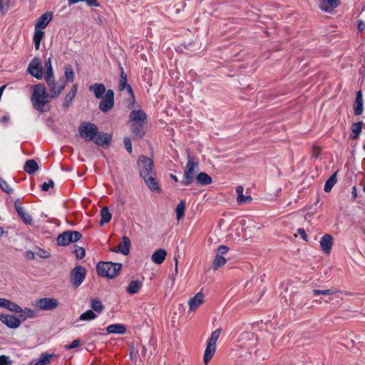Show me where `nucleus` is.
Instances as JSON below:
<instances>
[{"mask_svg": "<svg viewBox=\"0 0 365 365\" xmlns=\"http://www.w3.org/2000/svg\"><path fill=\"white\" fill-rule=\"evenodd\" d=\"M11 0H0V10L2 12H6L9 9Z\"/></svg>", "mask_w": 365, "mask_h": 365, "instance_id": "obj_51", "label": "nucleus"}, {"mask_svg": "<svg viewBox=\"0 0 365 365\" xmlns=\"http://www.w3.org/2000/svg\"><path fill=\"white\" fill-rule=\"evenodd\" d=\"M358 29L361 31L365 29V24L362 21H359Z\"/></svg>", "mask_w": 365, "mask_h": 365, "instance_id": "obj_61", "label": "nucleus"}, {"mask_svg": "<svg viewBox=\"0 0 365 365\" xmlns=\"http://www.w3.org/2000/svg\"><path fill=\"white\" fill-rule=\"evenodd\" d=\"M76 93H77V86L73 85L71 90L66 94V96L64 98L63 106L65 108H68L70 106L73 99L75 98Z\"/></svg>", "mask_w": 365, "mask_h": 365, "instance_id": "obj_31", "label": "nucleus"}, {"mask_svg": "<svg viewBox=\"0 0 365 365\" xmlns=\"http://www.w3.org/2000/svg\"><path fill=\"white\" fill-rule=\"evenodd\" d=\"M54 186V182L53 180H49L48 182H43L41 185L42 191H48L49 188L53 187Z\"/></svg>", "mask_w": 365, "mask_h": 365, "instance_id": "obj_55", "label": "nucleus"}, {"mask_svg": "<svg viewBox=\"0 0 365 365\" xmlns=\"http://www.w3.org/2000/svg\"><path fill=\"white\" fill-rule=\"evenodd\" d=\"M34 304L41 310H53L58 307L59 302L55 298L45 297L38 299Z\"/></svg>", "mask_w": 365, "mask_h": 365, "instance_id": "obj_8", "label": "nucleus"}, {"mask_svg": "<svg viewBox=\"0 0 365 365\" xmlns=\"http://www.w3.org/2000/svg\"><path fill=\"white\" fill-rule=\"evenodd\" d=\"M86 4L90 6H98V4L96 0H86Z\"/></svg>", "mask_w": 365, "mask_h": 365, "instance_id": "obj_59", "label": "nucleus"}, {"mask_svg": "<svg viewBox=\"0 0 365 365\" xmlns=\"http://www.w3.org/2000/svg\"><path fill=\"white\" fill-rule=\"evenodd\" d=\"M122 242L118 245L115 251L124 255H128L129 254L130 247V239L127 236H123L122 237Z\"/></svg>", "mask_w": 365, "mask_h": 365, "instance_id": "obj_21", "label": "nucleus"}, {"mask_svg": "<svg viewBox=\"0 0 365 365\" xmlns=\"http://www.w3.org/2000/svg\"><path fill=\"white\" fill-rule=\"evenodd\" d=\"M148 188L157 192H160V187L158 183V181L155 175H150L143 178Z\"/></svg>", "mask_w": 365, "mask_h": 365, "instance_id": "obj_17", "label": "nucleus"}, {"mask_svg": "<svg viewBox=\"0 0 365 365\" xmlns=\"http://www.w3.org/2000/svg\"><path fill=\"white\" fill-rule=\"evenodd\" d=\"M33 93L31 98V103L36 110L44 111L45 106L49 101V94L42 83H38L32 86Z\"/></svg>", "mask_w": 365, "mask_h": 365, "instance_id": "obj_1", "label": "nucleus"}, {"mask_svg": "<svg viewBox=\"0 0 365 365\" xmlns=\"http://www.w3.org/2000/svg\"><path fill=\"white\" fill-rule=\"evenodd\" d=\"M91 308L94 312L101 313L103 309V306L101 301L93 299L91 301Z\"/></svg>", "mask_w": 365, "mask_h": 365, "instance_id": "obj_46", "label": "nucleus"}, {"mask_svg": "<svg viewBox=\"0 0 365 365\" xmlns=\"http://www.w3.org/2000/svg\"><path fill=\"white\" fill-rule=\"evenodd\" d=\"M204 302V294L202 292H198L195 296L191 298L189 302V309L190 311H195Z\"/></svg>", "mask_w": 365, "mask_h": 365, "instance_id": "obj_16", "label": "nucleus"}, {"mask_svg": "<svg viewBox=\"0 0 365 365\" xmlns=\"http://www.w3.org/2000/svg\"><path fill=\"white\" fill-rule=\"evenodd\" d=\"M199 168L198 163L194 161L190 154L187 155V163L183 173L182 184L185 186L190 185L195 180V174Z\"/></svg>", "mask_w": 365, "mask_h": 365, "instance_id": "obj_3", "label": "nucleus"}, {"mask_svg": "<svg viewBox=\"0 0 365 365\" xmlns=\"http://www.w3.org/2000/svg\"><path fill=\"white\" fill-rule=\"evenodd\" d=\"M137 166L142 178L150 175H155V173L153 160L147 156H140Z\"/></svg>", "mask_w": 365, "mask_h": 365, "instance_id": "obj_4", "label": "nucleus"}, {"mask_svg": "<svg viewBox=\"0 0 365 365\" xmlns=\"http://www.w3.org/2000/svg\"><path fill=\"white\" fill-rule=\"evenodd\" d=\"M46 81L50 91L49 96L51 98H57L66 85V81L63 78L58 81H56L54 78L47 79Z\"/></svg>", "mask_w": 365, "mask_h": 365, "instance_id": "obj_5", "label": "nucleus"}, {"mask_svg": "<svg viewBox=\"0 0 365 365\" xmlns=\"http://www.w3.org/2000/svg\"><path fill=\"white\" fill-rule=\"evenodd\" d=\"M351 197H352L353 200H355L356 198V197H357V190H356V187L355 186H354L352 187Z\"/></svg>", "mask_w": 365, "mask_h": 365, "instance_id": "obj_60", "label": "nucleus"}, {"mask_svg": "<svg viewBox=\"0 0 365 365\" xmlns=\"http://www.w3.org/2000/svg\"><path fill=\"white\" fill-rule=\"evenodd\" d=\"M112 215L109 212L107 207H104L101 211V221L100 225L102 226L105 223H108L110 221Z\"/></svg>", "mask_w": 365, "mask_h": 365, "instance_id": "obj_37", "label": "nucleus"}, {"mask_svg": "<svg viewBox=\"0 0 365 365\" xmlns=\"http://www.w3.org/2000/svg\"><path fill=\"white\" fill-rule=\"evenodd\" d=\"M12 312L19 314L18 317L19 319H21V323L29 319L36 318L38 315L37 312L34 309L27 307L23 309L16 303Z\"/></svg>", "mask_w": 365, "mask_h": 365, "instance_id": "obj_9", "label": "nucleus"}, {"mask_svg": "<svg viewBox=\"0 0 365 365\" xmlns=\"http://www.w3.org/2000/svg\"><path fill=\"white\" fill-rule=\"evenodd\" d=\"M220 334L221 330L220 329H217L212 331L207 344L216 347L217 341L220 336Z\"/></svg>", "mask_w": 365, "mask_h": 365, "instance_id": "obj_41", "label": "nucleus"}, {"mask_svg": "<svg viewBox=\"0 0 365 365\" xmlns=\"http://www.w3.org/2000/svg\"><path fill=\"white\" fill-rule=\"evenodd\" d=\"M121 267L122 264L120 263L107 262L98 263L96 269L99 276L113 279L117 276Z\"/></svg>", "mask_w": 365, "mask_h": 365, "instance_id": "obj_2", "label": "nucleus"}, {"mask_svg": "<svg viewBox=\"0 0 365 365\" xmlns=\"http://www.w3.org/2000/svg\"><path fill=\"white\" fill-rule=\"evenodd\" d=\"M80 344H81V340L80 339H76V340L73 341L71 344L65 345L64 348L66 350H69V349H74V348H76V347L79 346Z\"/></svg>", "mask_w": 365, "mask_h": 365, "instance_id": "obj_53", "label": "nucleus"}, {"mask_svg": "<svg viewBox=\"0 0 365 365\" xmlns=\"http://www.w3.org/2000/svg\"><path fill=\"white\" fill-rule=\"evenodd\" d=\"M106 331L109 334H123L126 331V327L122 324H113L106 327Z\"/></svg>", "mask_w": 365, "mask_h": 365, "instance_id": "obj_26", "label": "nucleus"}, {"mask_svg": "<svg viewBox=\"0 0 365 365\" xmlns=\"http://www.w3.org/2000/svg\"><path fill=\"white\" fill-rule=\"evenodd\" d=\"M11 361L9 356L5 355L0 356V365H11Z\"/></svg>", "mask_w": 365, "mask_h": 365, "instance_id": "obj_57", "label": "nucleus"}, {"mask_svg": "<svg viewBox=\"0 0 365 365\" xmlns=\"http://www.w3.org/2000/svg\"><path fill=\"white\" fill-rule=\"evenodd\" d=\"M27 256L29 259H34L35 258V257L36 256V252H27Z\"/></svg>", "mask_w": 365, "mask_h": 365, "instance_id": "obj_62", "label": "nucleus"}, {"mask_svg": "<svg viewBox=\"0 0 365 365\" xmlns=\"http://www.w3.org/2000/svg\"><path fill=\"white\" fill-rule=\"evenodd\" d=\"M145 124L130 123L131 132L135 138L140 139L145 134Z\"/></svg>", "mask_w": 365, "mask_h": 365, "instance_id": "obj_27", "label": "nucleus"}, {"mask_svg": "<svg viewBox=\"0 0 365 365\" xmlns=\"http://www.w3.org/2000/svg\"><path fill=\"white\" fill-rule=\"evenodd\" d=\"M75 253L77 259H81L85 257L86 252L83 247H77L75 250Z\"/></svg>", "mask_w": 365, "mask_h": 365, "instance_id": "obj_52", "label": "nucleus"}, {"mask_svg": "<svg viewBox=\"0 0 365 365\" xmlns=\"http://www.w3.org/2000/svg\"><path fill=\"white\" fill-rule=\"evenodd\" d=\"M124 145L126 150L130 153L132 152V144L129 138L126 137L124 138Z\"/></svg>", "mask_w": 365, "mask_h": 365, "instance_id": "obj_56", "label": "nucleus"}, {"mask_svg": "<svg viewBox=\"0 0 365 365\" xmlns=\"http://www.w3.org/2000/svg\"><path fill=\"white\" fill-rule=\"evenodd\" d=\"M166 255L167 252L165 250L158 249L153 252L151 257V259L154 263L160 264L164 262Z\"/></svg>", "mask_w": 365, "mask_h": 365, "instance_id": "obj_24", "label": "nucleus"}, {"mask_svg": "<svg viewBox=\"0 0 365 365\" xmlns=\"http://www.w3.org/2000/svg\"><path fill=\"white\" fill-rule=\"evenodd\" d=\"M102 100L99 103V109L102 112H107L110 110L114 106V93L113 91L109 89L106 91L104 97L101 98Z\"/></svg>", "mask_w": 365, "mask_h": 365, "instance_id": "obj_10", "label": "nucleus"}, {"mask_svg": "<svg viewBox=\"0 0 365 365\" xmlns=\"http://www.w3.org/2000/svg\"><path fill=\"white\" fill-rule=\"evenodd\" d=\"M147 115L143 110H133L129 115L130 123L146 124Z\"/></svg>", "mask_w": 365, "mask_h": 365, "instance_id": "obj_14", "label": "nucleus"}, {"mask_svg": "<svg viewBox=\"0 0 365 365\" xmlns=\"http://www.w3.org/2000/svg\"><path fill=\"white\" fill-rule=\"evenodd\" d=\"M363 111V98L362 93L359 91L356 93V97L354 103V114L360 115Z\"/></svg>", "mask_w": 365, "mask_h": 365, "instance_id": "obj_29", "label": "nucleus"}, {"mask_svg": "<svg viewBox=\"0 0 365 365\" xmlns=\"http://www.w3.org/2000/svg\"><path fill=\"white\" fill-rule=\"evenodd\" d=\"M229 251L228 247L225 245H220L218 247L216 254L219 255L223 256L224 255L227 254Z\"/></svg>", "mask_w": 365, "mask_h": 365, "instance_id": "obj_54", "label": "nucleus"}, {"mask_svg": "<svg viewBox=\"0 0 365 365\" xmlns=\"http://www.w3.org/2000/svg\"><path fill=\"white\" fill-rule=\"evenodd\" d=\"M0 188L5 192L10 194L13 190L11 187L3 178H0Z\"/></svg>", "mask_w": 365, "mask_h": 365, "instance_id": "obj_48", "label": "nucleus"}, {"mask_svg": "<svg viewBox=\"0 0 365 365\" xmlns=\"http://www.w3.org/2000/svg\"><path fill=\"white\" fill-rule=\"evenodd\" d=\"M71 277L73 286L77 288L86 277V269L81 266L76 267L71 272Z\"/></svg>", "mask_w": 365, "mask_h": 365, "instance_id": "obj_11", "label": "nucleus"}, {"mask_svg": "<svg viewBox=\"0 0 365 365\" xmlns=\"http://www.w3.org/2000/svg\"><path fill=\"white\" fill-rule=\"evenodd\" d=\"M362 130V123L357 122L352 124L351 133L350 135L351 139H356Z\"/></svg>", "mask_w": 365, "mask_h": 365, "instance_id": "obj_36", "label": "nucleus"}, {"mask_svg": "<svg viewBox=\"0 0 365 365\" xmlns=\"http://www.w3.org/2000/svg\"><path fill=\"white\" fill-rule=\"evenodd\" d=\"M52 19V14L46 12L42 14L37 20L35 27L38 29H45Z\"/></svg>", "mask_w": 365, "mask_h": 365, "instance_id": "obj_20", "label": "nucleus"}, {"mask_svg": "<svg viewBox=\"0 0 365 365\" xmlns=\"http://www.w3.org/2000/svg\"><path fill=\"white\" fill-rule=\"evenodd\" d=\"M333 237L329 234L324 235L320 240V246L325 254H329L332 249Z\"/></svg>", "mask_w": 365, "mask_h": 365, "instance_id": "obj_15", "label": "nucleus"}, {"mask_svg": "<svg viewBox=\"0 0 365 365\" xmlns=\"http://www.w3.org/2000/svg\"><path fill=\"white\" fill-rule=\"evenodd\" d=\"M336 172L334 173L326 182L324 190L326 192H329L331 190L334 185L336 183Z\"/></svg>", "mask_w": 365, "mask_h": 365, "instance_id": "obj_39", "label": "nucleus"}, {"mask_svg": "<svg viewBox=\"0 0 365 365\" xmlns=\"http://www.w3.org/2000/svg\"><path fill=\"white\" fill-rule=\"evenodd\" d=\"M16 211L24 223L29 225L32 222L31 216L28 214L22 207L16 206Z\"/></svg>", "mask_w": 365, "mask_h": 365, "instance_id": "obj_35", "label": "nucleus"}, {"mask_svg": "<svg viewBox=\"0 0 365 365\" xmlns=\"http://www.w3.org/2000/svg\"><path fill=\"white\" fill-rule=\"evenodd\" d=\"M143 282L140 280H132L129 282L126 287V292L129 294L138 293L142 288Z\"/></svg>", "mask_w": 365, "mask_h": 365, "instance_id": "obj_22", "label": "nucleus"}, {"mask_svg": "<svg viewBox=\"0 0 365 365\" xmlns=\"http://www.w3.org/2000/svg\"><path fill=\"white\" fill-rule=\"evenodd\" d=\"M16 303L7 299L6 298H1L0 297V307L5 308L8 309L10 312H13V309L15 307Z\"/></svg>", "mask_w": 365, "mask_h": 365, "instance_id": "obj_40", "label": "nucleus"}, {"mask_svg": "<svg viewBox=\"0 0 365 365\" xmlns=\"http://www.w3.org/2000/svg\"><path fill=\"white\" fill-rule=\"evenodd\" d=\"M65 78L66 81L72 82L74 79V72L70 66L65 67Z\"/></svg>", "mask_w": 365, "mask_h": 365, "instance_id": "obj_47", "label": "nucleus"}, {"mask_svg": "<svg viewBox=\"0 0 365 365\" xmlns=\"http://www.w3.org/2000/svg\"><path fill=\"white\" fill-rule=\"evenodd\" d=\"M216 351V347L213 346H210L209 344H207L206 349L205 350L204 356H203V361L205 364H207L212 356H214V354Z\"/></svg>", "mask_w": 365, "mask_h": 365, "instance_id": "obj_33", "label": "nucleus"}, {"mask_svg": "<svg viewBox=\"0 0 365 365\" xmlns=\"http://www.w3.org/2000/svg\"><path fill=\"white\" fill-rule=\"evenodd\" d=\"M24 169L27 173L34 174L38 169V165L34 160H29L26 162Z\"/></svg>", "mask_w": 365, "mask_h": 365, "instance_id": "obj_34", "label": "nucleus"}, {"mask_svg": "<svg viewBox=\"0 0 365 365\" xmlns=\"http://www.w3.org/2000/svg\"><path fill=\"white\" fill-rule=\"evenodd\" d=\"M338 6L337 0H321L319 7L322 10L329 11Z\"/></svg>", "mask_w": 365, "mask_h": 365, "instance_id": "obj_30", "label": "nucleus"}, {"mask_svg": "<svg viewBox=\"0 0 365 365\" xmlns=\"http://www.w3.org/2000/svg\"><path fill=\"white\" fill-rule=\"evenodd\" d=\"M175 274L178 273V260L176 257H175Z\"/></svg>", "mask_w": 365, "mask_h": 365, "instance_id": "obj_63", "label": "nucleus"}, {"mask_svg": "<svg viewBox=\"0 0 365 365\" xmlns=\"http://www.w3.org/2000/svg\"><path fill=\"white\" fill-rule=\"evenodd\" d=\"M88 90L93 93L95 97L98 99L102 98L103 94L106 95V89L103 83H94L88 87Z\"/></svg>", "mask_w": 365, "mask_h": 365, "instance_id": "obj_18", "label": "nucleus"}, {"mask_svg": "<svg viewBox=\"0 0 365 365\" xmlns=\"http://www.w3.org/2000/svg\"><path fill=\"white\" fill-rule=\"evenodd\" d=\"M171 178L175 180V182H178V178H177V176L174 175H171Z\"/></svg>", "mask_w": 365, "mask_h": 365, "instance_id": "obj_64", "label": "nucleus"}, {"mask_svg": "<svg viewBox=\"0 0 365 365\" xmlns=\"http://www.w3.org/2000/svg\"><path fill=\"white\" fill-rule=\"evenodd\" d=\"M0 322L10 329H17L21 325V319L12 314H0Z\"/></svg>", "mask_w": 365, "mask_h": 365, "instance_id": "obj_13", "label": "nucleus"}, {"mask_svg": "<svg viewBox=\"0 0 365 365\" xmlns=\"http://www.w3.org/2000/svg\"><path fill=\"white\" fill-rule=\"evenodd\" d=\"M78 130L82 138L87 140H93L97 134L98 128L93 123L83 122L80 125Z\"/></svg>", "mask_w": 365, "mask_h": 365, "instance_id": "obj_7", "label": "nucleus"}, {"mask_svg": "<svg viewBox=\"0 0 365 365\" xmlns=\"http://www.w3.org/2000/svg\"><path fill=\"white\" fill-rule=\"evenodd\" d=\"M97 317V314L91 309L87 310L79 317L81 321H91Z\"/></svg>", "mask_w": 365, "mask_h": 365, "instance_id": "obj_43", "label": "nucleus"}, {"mask_svg": "<svg viewBox=\"0 0 365 365\" xmlns=\"http://www.w3.org/2000/svg\"><path fill=\"white\" fill-rule=\"evenodd\" d=\"M44 36V32L43 31V29H38L35 27V32L34 35V43L35 46V48L36 50L39 49L41 41Z\"/></svg>", "mask_w": 365, "mask_h": 365, "instance_id": "obj_32", "label": "nucleus"}, {"mask_svg": "<svg viewBox=\"0 0 365 365\" xmlns=\"http://www.w3.org/2000/svg\"><path fill=\"white\" fill-rule=\"evenodd\" d=\"M297 232L304 240H307V235L303 228H299Z\"/></svg>", "mask_w": 365, "mask_h": 365, "instance_id": "obj_58", "label": "nucleus"}, {"mask_svg": "<svg viewBox=\"0 0 365 365\" xmlns=\"http://www.w3.org/2000/svg\"><path fill=\"white\" fill-rule=\"evenodd\" d=\"M226 262L227 260L223 256L216 254L213 260V269L215 270L225 265Z\"/></svg>", "mask_w": 365, "mask_h": 365, "instance_id": "obj_42", "label": "nucleus"}, {"mask_svg": "<svg viewBox=\"0 0 365 365\" xmlns=\"http://www.w3.org/2000/svg\"><path fill=\"white\" fill-rule=\"evenodd\" d=\"M58 355L54 354L43 353L41 355L38 359L34 364V365H47L54 358H57Z\"/></svg>", "mask_w": 365, "mask_h": 365, "instance_id": "obj_28", "label": "nucleus"}, {"mask_svg": "<svg viewBox=\"0 0 365 365\" xmlns=\"http://www.w3.org/2000/svg\"><path fill=\"white\" fill-rule=\"evenodd\" d=\"M197 182L201 185H210L212 183V178L205 173H200L196 177Z\"/></svg>", "mask_w": 365, "mask_h": 365, "instance_id": "obj_38", "label": "nucleus"}, {"mask_svg": "<svg viewBox=\"0 0 365 365\" xmlns=\"http://www.w3.org/2000/svg\"><path fill=\"white\" fill-rule=\"evenodd\" d=\"M81 237V234L78 231H66L59 235L56 239L57 244L60 246H66L70 243L77 242Z\"/></svg>", "mask_w": 365, "mask_h": 365, "instance_id": "obj_6", "label": "nucleus"}, {"mask_svg": "<svg viewBox=\"0 0 365 365\" xmlns=\"http://www.w3.org/2000/svg\"><path fill=\"white\" fill-rule=\"evenodd\" d=\"M127 81H128L127 76H126L125 73H124V71H122L120 76V78H119L118 90L123 91L124 89L126 88L128 93L133 96V93L132 88L129 84L127 83Z\"/></svg>", "mask_w": 365, "mask_h": 365, "instance_id": "obj_23", "label": "nucleus"}, {"mask_svg": "<svg viewBox=\"0 0 365 365\" xmlns=\"http://www.w3.org/2000/svg\"><path fill=\"white\" fill-rule=\"evenodd\" d=\"M28 72L37 79L43 78L42 64L39 58H34L28 66Z\"/></svg>", "mask_w": 365, "mask_h": 365, "instance_id": "obj_12", "label": "nucleus"}, {"mask_svg": "<svg viewBox=\"0 0 365 365\" xmlns=\"http://www.w3.org/2000/svg\"><path fill=\"white\" fill-rule=\"evenodd\" d=\"M185 204L183 200H181L180 202L177 205L175 212H176V217L177 220L179 221L185 214Z\"/></svg>", "mask_w": 365, "mask_h": 365, "instance_id": "obj_45", "label": "nucleus"}, {"mask_svg": "<svg viewBox=\"0 0 365 365\" xmlns=\"http://www.w3.org/2000/svg\"><path fill=\"white\" fill-rule=\"evenodd\" d=\"M244 187L241 185H239L236 187V193H237V202L239 205H242L245 203H250L252 200V197L250 195H243Z\"/></svg>", "mask_w": 365, "mask_h": 365, "instance_id": "obj_19", "label": "nucleus"}, {"mask_svg": "<svg viewBox=\"0 0 365 365\" xmlns=\"http://www.w3.org/2000/svg\"><path fill=\"white\" fill-rule=\"evenodd\" d=\"M45 66H46V68L45 79L47 80V79H49V78H54V76H53V71L52 65H51V58H48L47 59V61L45 63Z\"/></svg>", "mask_w": 365, "mask_h": 365, "instance_id": "obj_44", "label": "nucleus"}, {"mask_svg": "<svg viewBox=\"0 0 365 365\" xmlns=\"http://www.w3.org/2000/svg\"><path fill=\"white\" fill-rule=\"evenodd\" d=\"M36 255L40 258H48L51 256L49 252L42 249H38L36 251Z\"/></svg>", "mask_w": 365, "mask_h": 365, "instance_id": "obj_50", "label": "nucleus"}, {"mask_svg": "<svg viewBox=\"0 0 365 365\" xmlns=\"http://www.w3.org/2000/svg\"><path fill=\"white\" fill-rule=\"evenodd\" d=\"M110 136L106 133H99L97 131L96 135H95L93 141L98 145H108L110 141Z\"/></svg>", "mask_w": 365, "mask_h": 365, "instance_id": "obj_25", "label": "nucleus"}, {"mask_svg": "<svg viewBox=\"0 0 365 365\" xmlns=\"http://www.w3.org/2000/svg\"><path fill=\"white\" fill-rule=\"evenodd\" d=\"M336 291L334 289H324V290H319V289H314L313 290V293L314 295H319V294H322V295H331V294H333L334 293H336Z\"/></svg>", "mask_w": 365, "mask_h": 365, "instance_id": "obj_49", "label": "nucleus"}]
</instances>
